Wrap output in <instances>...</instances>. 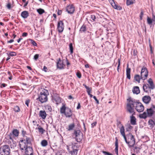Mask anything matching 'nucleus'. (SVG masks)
Segmentation results:
<instances>
[{
    "label": "nucleus",
    "mask_w": 155,
    "mask_h": 155,
    "mask_svg": "<svg viewBox=\"0 0 155 155\" xmlns=\"http://www.w3.org/2000/svg\"><path fill=\"white\" fill-rule=\"evenodd\" d=\"M128 102L127 104V110L130 113L133 115L135 114L134 108L138 112L143 111L144 107L141 103L135 100L129 99L127 100Z\"/></svg>",
    "instance_id": "f257e3e1"
},
{
    "label": "nucleus",
    "mask_w": 155,
    "mask_h": 155,
    "mask_svg": "<svg viewBox=\"0 0 155 155\" xmlns=\"http://www.w3.org/2000/svg\"><path fill=\"white\" fill-rule=\"evenodd\" d=\"M19 146L21 152L24 153L26 155H32L33 150L31 147H28L25 143V140H21L19 142Z\"/></svg>",
    "instance_id": "f03ea898"
},
{
    "label": "nucleus",
    "mask_w": 155,
    "mask_h": 155,
    "mask_svg": "<svg viewBox=\"0 0 155 155\" xmlns=\"http://www.w3.org/2000/svg\"><path fill=\"white\" fill-rule=\"evenodd\" d=\"M49 95L48 91L45 89H43L40 92L38 95V97L36 99L41 103H43L46 102L48 100V96Z\"/></svg>",
    "instance_id": "7ed1b4c3"
},
{
    "label": "nucleus",
    "mask_w": 155,
    "mask_h": 155,
    "mask_svg": "<svg viewBox=\"0 0 155 155\" xmlns=\"http://www.w3.org/2000/svg\"><path fill=\"white\" fill-rule=\"evenodd\" d=\"M124 139L129 147H133L134 146L135 143V140L134 136L131 134L127 135Z\"/></svg>",
    "instance_id": "20e7f679"
},
{
    "label": "nucleus",
    "mask_w": 155,
    "mask_h": 155,
    "mask_svg": "<svg viewBox=\"0 0 155 155\" xmlns=\"http://www.w3.org/2000/svg\"><path fill=\"white\" fill-rule=\"evenodd\" d=\"M60 112L61 114H64L67 117H70L72 114L71 109L66 107L65 105L63 104L60 108Z\"/></svg>",
    "instance_id": "39448f33"
},
{
    "label": "nucleus",
    "mask_w": 155,
    "mask_h": 155,
    "mask_svg": "<svg viewBox=\"0 0 155 155\" xmlns=\"http://www.w3.org/2000/svg\"><path fill=\"white\" fill-rule=\"evenodd\" d=\"M10 152L9 146L5 145L0 147V154L1 155H8Z\"/></svg>",
    "instance_id": "423d86ee"
},
{
    "label": "nucleus",
    "mask_w": 155,
    "mask_h": 155,
    "mask_svg": "<svg viewBox=\"0 0 155 155\" xmlns=\"http://www.w3.org/2000/svg\"><path fill=\"white\" fill-rule=\"evenodd\" d=\"M74 135H75L76 140L78 142H80L83 138L82 134L79 130H75Z\"/></svg>",
    "instance_id": "0eeeda50"
},
{
    "label": "nucleus",
    "mask_w": 155,
    "mask_h": 155,
    "mask_svg": "<svg viewBox=\"0 0 155 155\" xmlns=\"http://www.w3.org/2000/svg\"><path fill=\"white\" fill-rule=\"evenodd\" d=\"M148 75V72L147 68L143 67L141 69V79L144 80L147 77Z\"/></svg>",
    "instance_id": "6e6552de"
},
{
    "label": "nucleus",
    "mask_w": 155,
    "mask_h": 155,
    "mask_svg": "<svg viewBox=\"0 0 155 155\" xmlns=\"http://www.w3.org/2000/svg\"><path fill=\"white\" fill-rule=\"evenodd\" d=\"M70 146H67V149L70 152L71 155H77V152L78 150V149L77 146L75 145H72L71 147V149L72 150H71L70 149Z\"/></svg>",
    "instance_id": "1a4fd4ad"
},
{
    "label": "nucleus",
    "mask_w": 155,
    "mask_h": 155,
    "mask_svg": "<svg viewBox=\"0 0 155 155\" xmlns=\"http://www.w3.org/2000/svg\"><path fill=\"white\" fill-rule=\"evenodd\" d=\"M19 133V131L16 129H14L12 132L10 133L9 135V139L13 140V139L15 137H18Z\"/></svg>",
    "instance_id": "9d476101"
},
{
    "label": "nucleus",
    "mask_w": 155,
    "mask_h": 155,
    "mask_svg": "<svg viewBox=\"0 0 155 155\" xmlns=\"http://www.w3.org/2000/svg\"><path fill=\"white\" fill-rule=\"evenodd\" d=\"M64 28V25L63 22L62 21H59L57 25V30L59 33L63 32Z\"/></svg>",
    "instance_id": "9b49d317"
},
{
    "label": "nucleus",
    "mask_w": 155,
    "mask_h": 155,
    "mask_svg": "<svg viewBox=\"0 0 155 155\" xmlns=\"http://www.w3.org/2000/svg\"><path fill=\"white\" fill-rule=\"evenodd\" d=\"M66 11L70 14H72L75 11V8L73 4H70L66 7Z\"/></svg>",
    "instance_id": "f8f14e48"
},
{
    "label": "nucleus",
    "mask_w": 155,
    "mask_h": 155,
    "mask_svg": "<svg viewBox=\"0 0 155 155\" xmlns=\"http://www.w3.org/2000/svg\"><path fill=\"white\" fill-rule=\"evenodd\" d=\"M57 64V67L58 68L60 69H62L64 68V64L63 61L61 60L60 58H59Z\"/></svg>",
    "instance_id": "ddd939ff"
},
{
    "label": "nucleus",
    "mask_w": 155,
    "mask_h": 155,
    "mask_svg": "<svg viewBox=\"0 0 155 155\" xmlns=\"http://www.w3.org/2000/svg\"><path fill=\"white\" fill-rule=\"evenodd\" d=\"M143 102L146 104H148L151 100L150 97L149 96H145L143 97Z\"/></svg>",
    "instance_id": "4468645a"
},
{
    "label": "nucleus",
    "mask_w": 155,
    "mask_h": 155,
    "mask_svg": "<svg viewBox=\"0 0 155 155\" xmlns=\"http://www.w3.org/2000/svg\"><path fill=\"white\" fill-rule=\"evenodd\" d=\"M148 82L149 84L148 85L149 88L150 89H153L154 88V86L152 79L150 78L149 79L148 81Z\"/></svg>",
    "instance_id": "2eb2a0df"
},
{
    "label": "nucleus",
    "mask_w": 155,
    "mask_h": 155,
    "mask_svg": "<svg viewBox=\"0 0 155 155\" xmlns=\"http://www.w3.org/2000/svg\"><path fill=\"white\" fill-rule=\"evenodd\" d=\"M39 114V116L43 119H45L46 118L47 116V114L45 111L40 110Z\"/></svg>",
    "instance_id": "dca6fc26"
},
{
    "label": "nucleus",
    "mask_w": 155,
    "mask_h": 155,
    "mask_svg": "<svg viewBox=\"0 0 155 155\" xmlns=\"http://www.w3.org/2000/svg\"><path fill=\"white\" fill-rule=\"evenodd\" d=\"M147 115L149 117H151L153 115L154 113V110L151 108L147 109Z\"/></svg>",
    "instance_id": "f3484780"
},
{
    "label": "nucleus",
    "mask_w": 155,
    "mask_h": 155,
    "mask_svg": "<svg viewBox=\"0 0 155 155\" xmlns=\"http://www.w3.org/2000/svg\"><path fill=\"white\" fill-rule=\"evenodd\" d=\"M132 91L134 94H138L140 93V90L138 87L135 86L133 87Z\"/></svg>",
    "instance_id": "a211bd4d"
},
{
    "label": "nucleus",
    "mask_w": 155,
    "mask_h": 155,
    "mask_svg": "<svg viewBox=\"0 0 155 155\" xmlns=\"http://www.w3.org/2000/svg\"><path fill=\"white\" fill-rule=\"evenodd\" d=\"M130 68H128V65H127L126 70V75L127 78L129 79H130Z\"/></svg>",
    "instance_id": "6ab92c4d"
},
{
    "label": "nucleus",
    "mask_w": 155,
    "mask_h": 155,
    "mask_svg": "<svg viewBox=\"0 0 155 155\" xmlns=\"http://www.w3.org/2000/svg\"><path fill=\"white\" fill-rule=\"evenodd\" d=\"M21 16L23 18H26L29 16V14L28 11H24L21 12Z\"/></svg>",
    "instance_id": "aec40b11"
},
{
    "label": "nucleus",
    "mask_w": 155,
    "mask_h": 155,
    "mask_svg": "<svg viewBox=\"0 0 155 155\" xmlns=\"http://www.w3.org/2000/svg\"><path fill=\"white\" fill-rule=\"evenodd\" d=\"M132 115H133L132 114ZM130 123L131 124L134 125L136 124V118L134 116L132 115L130 116Z\"/></svg>",
    "instance_id": "412c9836"
},
{
    "label": "nucleus",
    "mask_w": 155,
    "mask_h": 155,
    "mask_svg": "<svg viewBox=\"0 0 155 155\" xmlns=\"http://www.w3.org/2000/svg\"><path fill=\"white\" fill-rule=\"evenodd\" d=\"M120 132L121 134L123 137L124 138L126 137V136H125V130L124 126H122L120 128Z\"/></svg>",
    "instance_id": "4be33fe9"
},
{
    "label": "nucleus",
    "mask_w": 155,
    "mask_h": 155,
    "mask_svg": "<svg viewBox=\"0 0 155 155\" xmlns=\"http://www.w3.org/2000/svg\"><path fill=\"white\" fill-rule=\"evenodd\" d=\"M115 152L117 155H118V143L117 141V140L116 139V141L115 143Z\"/></svg>",
    "instance_id": "5701e85b"
},
{
    "label": "nucleus",
    "mask_w": 155,
    "mask_h": 155,
    "mask_svg": "<svg viewBox=\"0 0 155 155\" xmlns=\"http://www.w3.org/2000/svg\"><path fill=\"white\" fill-rule=\"evenodd\" d=\"M112 6L115 9L117 10H120L122 9V8L120 6L116 4L115 3H113Z\"/></svg>",
    "instance_id": "b1692460"
},
{
    "label": "nucleus",
    "mask_w": 155,
    "mask_h": 155,
    "mask_svg": "<svg viewBox=\"0 0 155 155\" xmlns=\"http://www.w3.org/2000/svg\"><path fill=\"white\" fill-rule=\"evenodd\" d=\"M25 140V143L27 145L28 144H30L31 142V139L30 137H25V138H24V140Z\"/></svg>",
    "instance_id": "393cba45"
},
{
    "label": "nucleus",
    "mask_w": 155,
    "mask_h": 155,
    "mask_svg": "<svg viewBox=\"0 0 155 155\" xmlns=\"http://www.w3.org/2000/svg\"><path fill=\"white\" fill-rule=\"evenodd\" d=\"M147 23L149 25L151 24L153 22H155V16H154L153 19H152L148 17L147 18Z\"/></svg>",
    "instance_id": "a878e982"
},
{
    "label": "nucleus",
    "mask_w": 155,
    "mask_h": 155,
    "mask_svg": "<svg viewBox=\"0 0 155 155\" xmlns=\"http://www.w3.org/2000/svg\"><path fill=\"white\" fill-rule=\"evenodd\" d=\"M140 79H141V76L140 77L139 75L136 74L135 75L134 77V79L136 81H137L138 83H140Z\"/></svg>",
    "instance_id": "bb28decb"
},
{
    "label": "nucleus",
    "mask_w": 155,
    "mask_h": 155,
    "mask_svg": "<svg viewBox=\"0 0 155 155\" xmlns=\"http://www.w3.org/2000/svg\"><path fill=\"white\" fill-rule=\"evenodd\" d=\"M148 84H144L143 85V89L144 91L147 92L148 91V89H150L149 88Z\"/></svg>",
    "instance_id": "cd10ccee"
},
{
    "label": "nucleus",
    "mask_w": 155,
    "mask_h": 155,
    "mask_svg": "<svg viewBox=\"0 0 155 155\" xmlns=\"http://www.w3.org/2000/svg\"><path fill=\"white\" fill-rule=\"evenodd\" d=\"M147 114L146 112H144L143 114L139 115V117L141 118L145 119L147 117Z\"/></svg>",
    "instance_id": "c85d7f7f"
},
{
    "label": "nucleus",
    "mask_w": 155,
    "mask_h": 155,
    "mask_svg": "<svg viewBox=\"0 0 155 155\" xmlns=\"http://www.w3.org/2000/svg\"><path fill=\"white\" fill-rule=\"evenodd\" d=\"M75 125L74 123H72L70 124L68 126V128H67V129L68 130L70 131L72 130L74 127Z\"/></svg>",
    "instance_id": "c756f323"
},
{
    "label": "nucleus",
    "mask_w": 155,
    "mask_h": 155,
    "mask_svg": "<svg viewBox=\"0 0 155 155\" xmlns=\"http://www.w3.org/2000/svg\"><path fill=\"white\" fill-rule=\"evenodd\" d=\"M48 144V142L46 140H43L41 142V144L42 147H46L47 145Z\"/></svg>",
    "instance_id": "7c9ffc66"
},
{
    "label": "nucleus",
    "mask_w": 155,
    "mask_h": 155,
    "mask_svg": "<svg viewBox=\"0 0 155 155\" xmlns=\"http://www.w3.org/2000/svg\"><path fill=\"white\" fill-rule=\"evenodd\" d=\"M134 1V0H127L126 4L127 5H129L133 4Z\"/></svg>",
    "instance_id": "2f4dec72"
},
{
    "label": "nucleus",
    "mask_w": 155,
    "mask_h": 155,
    "mask_svg": "<svg viewBox=\"0 0 155 155\" xmlns=\"http://www.w3.org/2000/svg\"><path fill=\"white\" fill-rule=\"evenodd\" d=\"M91 21H96L97 20V17H96V16L94 15H91Z\"/></svg>",
    "instance_id": "473e14b6"
},
{
    "label": "nucleus",
    "mask_w": 155,
    "mask_h": 155,
    "mask_svg": "<svg viewBox=\"0 0 155 155\" xmlns=\"http://www.w3.org/2000/svg\"><path fill=\"white\" fill-rule=\"evenodd\" d=\"M148 123L150 125H151L150 127H153L155 125V123L154 121L152 120H150L148 121Z\"/></svg>",
    "instance_id": "72a5a7b5"
},
{
    "label": "nucleus",
    "mask_w": 155,
    "mask_h": 155,
    "mask_svg": "<svg viewBox=\"0 0 155 155\" xmlns=\"http://www.w3.org/2000/svg\"><path fill=\"white\" fill-rule=\"evenodd\" d=\"M37 11L40 15H41L45 12V10L41 8L37 9Z\"/></svg>",
    "instance_id": "f704fd0d"
},
{
    "label": "nucleus",
    "mask_w": 155,
    "mask_h": 155,
    "mask_svg": "<svg viewBox=\"0 0 155 155\" xmlns=\"http://www.w3.org/2000/svg\"><path fill=\"white\" fill-rule=\"evenodd\" d=\"M86 31V26L85 25H83L81 27L80 31L81 32H84Z\"/></svg>",
    "instance_id": "c9c22d12"
},
{
    "label": "nucleus",
    "mask_w": 155,
    "mask_h": 155,
    "mask_svg": "<svg viewBox=\"0 0 155 155\" xmlns=\"http://www.w3.org/2000/svg\"><path fill=\"white\" fill-rule=\"evenodd\" d=\"M29 40L30 41V43L34 46H37V44L36 42L33 39H29Z\"/></svg>",
    "instance_id": "e433bc0d"
},
{
    "label": "nucleus",
    "mask_w": 155,
    "mask_h": 155,
    "mask_svg": "<svg viewBox=\"0 0 155 155\" xmlns=\"http://www.w3.org/2000/svg\"><path fill=\"white\" fill-rule=\"evenodd\" d=\"M13 110L15 112H19L20 111V109L19 107L17 106L14 107L13 108Z\"/></svg>",
    "instance_id": "4c0bfd02"
},
{
    "label": "nucleus",
    "mask_w": 155,
    "mask_h": 155,
    "mask_svg": "<svg viewBox=\"0 0 155 155\" xmlns=\"http://www.w3.org/2000/svg\"><path fill=\"white\" fill-rule=\"evenodd\" d=\"M69 47L71 53V54H72L73 53V45L72 43H71L69 44Z\"/></svg>",
    "instance_id": "58836bf2"
},
{
    "label": "nucleus",
    "mask_w": 155,
    "mask_h": 155,
    "mask_svg": "<svg viewBox=\"0 0 155 155\" xmlns=\"http://www.w3.org/2000/svg\"><path fill=\"white\" fill-rule=\"evenodd\" d=\"M8 55L11 56H15L16 55V53L14 51H10Z\"/></svg>",
    "instance_id": "ea45409f"
},
{
    "label": "nucleus",
    "mask_w": 155,
    "mask_h": 155,
    "mask_svg": "<svg viewBox=\"0 0 155 155\" xmlns=\"http://www.w3.org/2000/svg\"><path fill=\"white\" fill-rule=\"evenodd\" d=\"M38 129L39 132L40 133H41L42 134H43L45 131V130L43 129L42 127H38Z\"/></svg>",
    "instance_id": "a19ab883"
},
{
    "label": "nucleus",
    "mask_w": 155,
    "mask_h": 155,
    "mask_svg": "<svg viewBox=\"0 0 155 155\" xmlns=\"http://www.w3.org/2000/svg\"><path fill=\"white\" fill-rule=\"evenodd\" d=\"M45 108L47 109L49 111H51L52 110L51 107L50 105L45 106Z\"/></svg>",
    "instance_id": "79ce46f5"
},
{
    "label": "nucleus",
    "mask_w": 155,
    "mask_h": 155,
    "mask_svg": "<svg viewBox=\"0 0 155 155\" xmlns=\"http://www.w3.org/2000/svg\"><path fill=\"white\" fill-rule=\"evenodd\" d=\"M54 99L57 102H60L61 101V98L59 97H55Z\"/></svg>",
    "instance_id": "37998d69"
},
{
    "label": "nucleus",
    "mask_w": 155,
    "mask_h": 155,
    "mask_svg": "<svg viewBox=\"0 0 155 155\" xmlns=\"http://www.w3.org/2000/svg\"><path fill=\"white\" fill-rule=\"evenodd\" d=\"M86 89H87V91L88 94H89V93H91V88H90L88 87H86Z\"/></svg>",
    "instance_id": "c03bdc74"
},
{
    "label": "nucleus",
    "mask_w": 155,
    "mask_h": 155,
    "mask_svg": "<svg viewBox=\"0 0 155 155\" xmlns=\"http://www.w3.org/2000/svg\"><path fill=\"white\" fill-rule=\"evenodd\" d=\"M13 142V144L11 145V148H12V146L13 147H15L16 146V143L15 141H13V140H12Z\"/></svg>",
    "instance_id": "a18cd8bd"
},
{
    "label": "nucleus",
    "mask_w": 155,
    "mask_h": 155,
    "mask_svg": "<svg viewBox=\"0 0 155 155\" xmlns=\"http://www.w3.org/2000/svg\"><path fill=\"white\" fill-rule=\"evenodd\" d=\"M30 100L29 99H27V100L25 102V104L27 106V107H28L29 106V104L30 103Z\"/></svg>",
    "instance_id": "49530a36"
},
{
    "label": "nucleus",
    "mask_w": 155,
    "mask_h": 155,
    "mask_svg": "<svg viewBox=\"0 0 155 155\" xmlns=\"http://www.w3.org/2000/svg\"><path fill=\"white\" fill-rule=\"evenodd\" d=\"M39 55L38 54H35L34 56V59L35 60H37L38 58Z\"/></svg>",
    "instance_id": "de8ad7c7"
},
{
    "label": "nucleus",
    "mask_w": 155,
    "mask_h": 155,
    "mask_svg": "<svg viewBox=\"0 0 155 155\" xmlns=\"http://www.w3.org/2000/svg\"><path fill=\"white\" fill-rule=\"evenodd\" d=\"M134 149L135 150H136L137 151H139L141 149V148L140 147H137L136 146L134 147Z\"/></svg>",
    "instance_id": "09e8293b"
},
{
    "label": "nucleus",
    "mask_w": 155,
    "mask_h": 155,
    "mask_svg": "<svg viewBox=\"0 0 155 155\" xmlns=\"http://www.w3.org/2000/svg\"><path fill=\"white\" fill-rule=\"evenodd\" d=\"M93 97L94 99L96 101V103L97 104H99V101L96 98V96H94Z\"/></svg>",
    "instance_id": "8fccbe9b"
},
{
    "label": "nucleus",
    "mask_w": 155,
    "mask_h": 155,
    "mask_svg": "<svg viewBox=\"0 0 155 155\" xmlns=\"http://www.w3.org/2000/svg\"><path fill=\"white\" fill-rule=\"evenodd\" d=\"M97 124L96 122H94L92 124H91V127L93 128L94 126H95Z\"/></svg>",
    "instance_id": "3c124183"
},
{
    "label": "nucleus",
    "mask_w": 155,
    "mask_h": 155,
    "mask_svg": "<svg viewBox=\"0 0 155 155\" xmlns=\"http://www.w3.org/2000/svg\"><path fill=\"white\" fill-rule=\"evenodd\" d=\"M7 7L8 9H10L11 8V3H8L7 5Z\"/></svg>",
    "instance_id": "603ef678"
},
{
    "label": "nucleus",
    "mask_w": 155,
    "mask_h": 155,
    "mask_svg": "<svg viewBox=\"0 0 155 155\" xmlns=\"http://www.w3.org/2000/svg\"><path fill=\"white\" fill-rule=\"evenodd\" d=\"M77 76L79 78L81 77V74L80 73L77 72Z\"/></svg>",
    "instance_id": "864d4df0"
},
{
    "label": "nucleus",
    "mask_w": 155,
    "mask_h": 155,
    "mask_svg": "<svg viewBox=\"0 0 155 155\" xmlns=\"http://www.w3.org/2000/svg\"><path fill=\"white\" fill-rule=\"evenodd\" d=\"M143 12H140V19L141 20H142V17H143Z\"/></svg>",
    "instance_id": "5fc2aeb1"
},
{
    "label": "nucleus",
    "mask_w": 155,
    "mask_h": 155,
    "mask_svg": "<svg viewBox=\"0 0 155 155\" xmlns=\"http://www.w3.org/2000/svg\"><path fill=\"white\" fill-rule=\"evenodd\" d=\"M26 134V132L25 131H24V130H22V134L23 135V136L24 137V138L25 137H26L25 136V134Z\"/></svg>",
    "instance_id": "6e6d98bb"
},
{
    "label": "nucleus",
    "mask_w": 155,
    "mask_h": 155,
    "mask_svg": "<svg viewBox=\"0 0 155 155\" xmlns=\"http://www.w3.org/2000/svg\"><path fill=\"white\" fill-rule=\"evenodd\" d=\"M103 153L105 155H111V154L105 151H103Z\"/></svg>",
    "instance_id": "4d7b16f0"
},
{
    "label": "nucleus",
    "mask_w": 155,
    "mask_h": 155,
    "mask_svg": "<svg viewBox=\"0 0 155 155\" xmlns=\"http://www.w3.org/2000/svg\"><path fill=\"white\" fill-rule=\"evenodd\" d=\"M28 35V33L26 32H24L22 33V36L23 37H26Z\"/></svg>",
    "instance_id": "13d9d810"
},
{
    "label": "nucleus",
    "mask_w": 155,
    "mask_h": 155,
    "mask_svg": "<svg viewBox=\"0 0 155 155\" xmlns=\"http://www.w3.org/2000/svg\"><path fill=\"white\" fill-rule=\"evenodd\" d=\"M62 11L61 10H58V15H60L62 14Z\"/></svg>",
    "instance_id": "bf43d9fd"
},
{
    "label": "nucleus",
    "mask_w": 155,
    "mask_h": 155,
    "mask_svg": "<svg viewBox=\"0 0 155 155\" xmlns=\"http://www.w3.org/2000/svg\"><path fill=\"white\" fill-rule=\"evenodd\" d=\"M109 1L112 6L113 5V4H112L113 3H115L113 0H109Z\"/></svg>",
    "instance_id": "052dcab7"
},
{
    "label": "nucleus",
    "mask_w": 155,
    "mask_h": 155,
    "mask_svg": "<svg viewBox=\"0 0 155 155\" xmlns=\"http://www.w3.org/2000/svg\"><path fill=\"white\" fill-rule=\"evenodd\" d=\"M7 85L5 84H4V83H3L2 84H1V88L2 87H5Z\"/></svg>",
    "instance_id": "680f3d73"
},
{
    "label": "nucleus",
    "mask_w": 155,
    "mask_h": 155,
    "mask_svg": "<svg viewBox=\"0 0 155 155\" xmlns=\"http://www.w3.org/2000/svg\"><path fill=\"white\" fill-rule=\"evenodd\" d=\"M14 41V40L13 39H11L9 41H7L8 43H11L13 42Z\"/></svg>",
    "instance_id": "e2e57ef3"
},
{
    "label": "nucleus",
    "mask_w": 155,
    "mask_h": 155,
    "mask_svg": "<svg viewBox=\"0 0 155 155\" xmlns=\"http://www.w3.org/2000/svg\"><path fill=\"white\" fill-rule=\"evenodd\" d=\"M118 65L120 66V58L118 59Z\"/></svg>",
    "instance_id": "0e129e2a"
},
{
    "label": "nucleus",
    "mask_w": 155,
    "mask_h": 155,
    "mask_svg": "<svg viewBox=\"0 0 155 155\" xmlns=\"http://www.w3.org/2000/svg\"><path fill=\"white\" fill-rule=\"evenodd\" d=\"M80 107H81V106H80V103H78V105L77 107V109H79L80 108Z\"/></svg>",
    "instance_id": "69168bd1"
},
{
    "label": "nucleus",
    "mask_w": 155,
    "mask_h": 155,
    "mask_svg": "<svg viewBox=\"0 0 155 155\" xmlns=\"http://www.w3.org/2000/svg\"><path fill=\"white\" fill-rule=\"evenodd\" d=\"M44 70V71L46 72L47 69V68L45 66H44L43 68Z\"/></svg>",
    "instance_id": "338daca9"
},
{
    "label": "nucleus",
    "mask_w": 155,
    "mask_h": 155,
    "mask_svg": "<svg viewBox=\"0 0 155 155\" xmlns=\"http://www.w3.org/2000/svg\"><path fill=\"white\" fill-rule=\"evenodd\" d=\"M150 108L152 109H155V106L153 105H152Z\"/></svg>",
    "instance_id": "774afa93"
}]
</instances>
